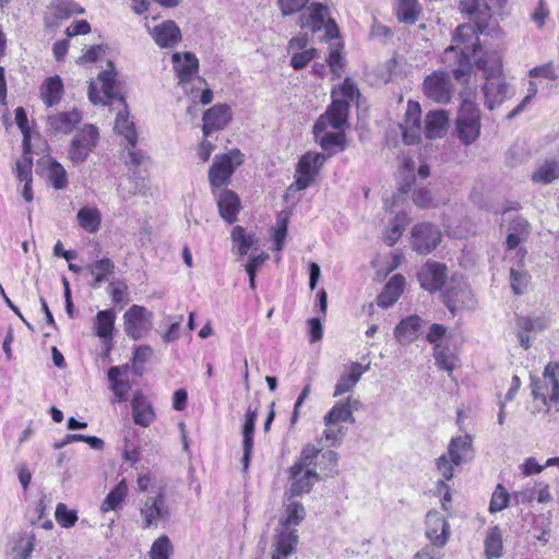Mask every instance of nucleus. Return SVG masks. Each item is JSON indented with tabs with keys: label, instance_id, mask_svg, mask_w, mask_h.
<instances>
[{
	"label": "nucleus",
	"instance_id": "dca6fc26",
	"mask_svg": "<svg viewBox=\"0 0 559 559\" xmlns=\"http://www.w3.org/2000/svg\"><path fill=\"white\" fill-rule=\"evenodd\" d=\"M231 108L226 104H215L203 114L202 131L205 138L223 130L231 120Z\"/></svg>",
	"mask_w": 559,
	"mask_h": 559
},
{
	"label": "nucleus",
	"instance_id": "4c0bfd02",
	"mask_svg": "<svg viewBox=\"0 0 559 559\" xmlns=\"http://www.w3.org/2000/svg\"><path fill=\"white\" fill-rule=\"evenodd\" d=\"M284 502V516L278 520L277 526L294 527L306 519V509L299 501L290 500Z\"/></svg>",
	"mask_w": 559,
	"mask_h": 559
},
{
	"label": "nucleus",
	"instance_id": "774afa93",
	"mask_svg": "<svg viewBox=\"0 0 559 559\" xmlns=\"http://www.w3.org/2000/svg\"><path fill=\"white\" fill-rule=\"evenodd\" d=\"M318 57V50L316 48H310L302 50L301 52H296L293 55L290 59V66L295 70L304 69L311 60Z\"/></svg>",
	"mask_w": 559,
	"mask_h": 559
},
{
	"label": "nucleus",
	"instance_id": "9b49d317",
	"mask_svg": "<svg viewBox=\"0 0 559 559\" xmlns=\"http://www.w3.org/2000/svg\"><path fill=\"white\" fill-rule=\"evenodd\" d=\"M299 543V535L294 527L276 526L272 540L271 559H285L293 555Z\"/></svg>",
	"mask_w": 559,
	"mask_h": 559
},
{
	"label": "nucleus",
	"instance_id": "ddd939ff",
	"mask_svg": "<svg viewBox=\"0 0 559 559\" xmlns=\"http://www.w3.org/2000/svg\"><path fill=\"white\" fill-rule=\"evenodd\" d=\"M141 515L143 518V528L157 526L160 520H167L170 516V511L166 506V499L163 491L154 497H147L141 508Z\"/></svg>",
	"mask_w": 559,
	"mask_h": 559
},
{
	"label": "nucleus",
	"instance_id": "49530a36",
	"mask_svg": "<svg viewBox=\"0 0 559 559\" xmlns=\"http://www.w3.org/2000/svg\"><path fill=\"white\" fill-rule=\"evenodd\" d=\"M128 495V486L124 479L120 480L112 490L106 496L102 502L100 509L103 512L117 510L124 501Z\"/></svg>",
	"mask_w": 559,
	"mask_h": 559
},
{
	"label": "nucleus",
	"instance_id": "9d476101",
	"mask_svg": "<svg viewBox=\"0 0 559 559\" xmlns=\"http://www.w3.org/2000/svg\"><path fill=\"white\" fill-rule=\"evenodd\" d=\"M441 241L440 229L430 223H420L412 229V248L421 254L430 253Z\"/></svg>",
	"mask_w": 559,
	"mask_h": 559
},
{
	"label": "nucleus",
	"instance_id": "0eeeda50",
	"mask_svg": "<svg viewBox=\"0 0 559 559\" xmlns=\"http://www.w3.org/2000/svg\"><path fill=\"white\" fill-rule=\"evenodd\" d=\"M559 364L549 362L543 372V379L533 380L532 394L534 399L542 400L543 404H547V397L554 404H559V379L557 377Z\"/></svg>",
	"mask_w": 559,
	"mask_h": 559
},
{
	"label": "nucleus",
	"instance_id": "6e6552de",
	"mask_svg": "<svg viewBox=\"0 0 559 559\" xmlns=\"http://www.w3.org/2000/svg\"><path fill=\"white\" fill-rule=\"evenodd\" d=\"M98 130L93 124H85L72 139L69 158L74 164L84 163L98 141Z\"/></svg>",
	"mask_w": 559,
	"mask_h": 559
},
{
	"label": "nucleus",
	"instance_id": "de8ad7c7",
	"mask_svg": "<svg viewBox=\"0 0 559 559\" xmlns=\"http://www.w3.org/2000/svg\"><path fill=\"white\" fill-rule=\"evenodd\" d=\"M395 12L400 22L414 24L418 20L420 9L417 0H396Z\"/></svg>",
	"mask_w": 559,
	"mask_h": 559
},
{
	"label": "nucleus",
	"instance_id": "a211bd4d",
	"mask_svg": "<svg viewBox=\"0 0 559 559\" xmlns=\"http://www.w3.org/2000/svg\"><path fill=\"white\" fill-rule=\"evenodd\" d=\"M348 110L349 106L347 100L334 98L326 111L316 121L317 129H322L323 126H330L335 130H342L347 123Z\"/></svg>",
	"mask_w": 559,
	"mask_h": 559
},
{
	"label": "nucleus",
	"instance_id": "603ef678",
	"mask_svg": "<svg viewBox=\"0 0 559 559\" xmlns=\"http://www.w3.org/2000/svg\"><path fill=\"white\" fill-rule=\"evenodd\" d=\"M343 45L341 43H336L331 45L329 56L326 58V63L330 67L331 72L336 76L341 78L343 73V68L345 64L344 57L342 55Z\"/></svg>",
	"mask_w": 559,
	"mask_h": 559
},
{
	"label": "nucleus",
	"instance_id": "6ab92c4d",
	"mask_svg": "<svg viewBox=\"0 0 559 559\" xmlns=\"http://www.w3.org/2000/svg\"><path fill=\"white\" fill-rule=\"evenodd\" d=\"M447 277V266L439 262H427L418 272L420 286L428 292L441 289Z\"/></svg>",
	"mask_w": 559,
	"mask_h": 559
},
{
	"label": "nucleus",
	"instance_id": "ea45409f",
	"mask_svg": "<svg viewBox=\"0 0 559 559\" xmlns=\"http://www.w3.org/2000/svg\"><path fill=\"white\" fill-rule=\"evenodd\" d=\"M559 179V157L546 159L532 175L536 183L548 185Z\"/></svg>",
	"mask_w": 559,
	"mask_h": 559
},
{
	"label": "nucleus",
	"instance_id": "58836bf2",
	"mask_svg": "<svg viewBox=\"0 0 559 559\" xmlns=\"http://www.w3.org/2000/svg\"><path fill=\"white\" fill-rule=\"evenodd\" d=\"M63 95V83L59 75L48 78L40 87L43 102L48 106L57 105Z\"/></svg>",
	"mask_w": 559,
	"mask_h": 559
},
{
	"label": "nucleus",
	"instance_id": "6e6d98bb",
	"mask_svg": "<svg viewBox=\"0 0 559 559\" xmlns=\"http://www.w3.org/2000/svg\"><path fill=\"white\" fill-rule=\"evenodd\" d=\"M318 464L321 471L325 473V476L334 477L338 474V454L333 450L323 452Z\"/></svg>",
	"mask_w": 559,
	"mask_h": 559
},
{
	"label": "nucleus",
	"instance_id": "09e8293b",
	"mask_svg": "<svg viewBox=\"0 0 559 559\" xmlns=\"http://www.w3.org/2000/svg\"><path fill=\"white\" fill-rule=\"evenodd\" d=\"M47 178L49 183L57 190H62L68 186V174L57 160L49 162Z\"/></svg>",
	"mask_w": 559,
	"mask_h": 559
},
{
	"label": "nucleus",
	"instance_id": "3c124183",
	"mask_svg": "<svg viewBox=\"0 0 559 559\" xmlns=\"http://www.w3.org/2000/svg\"><path fill=\"white\" fill-rule=\"evenodd\" d=\"M480 33L477 29L476 23L474 24H462L459 25L455 31V39L461 40L464 44L471 41L473 46V52L476 53L477 49H479V43L477 34Z\"/></svg>",
	"mask_w": 559,
	"mask_h": 559
},
{
	"label": "nucleus",
	"instance_id": "cd10ccee",
	"mask_svg": "<svg viewBox=\"0 0 559 559\" xmlns=\"http://www.w3.org/2000/svg\"><path fill=\"white\" fill-rule=\"evenodd\" d=\"M129 371V366H115L110 367L107 372L108 380L110 381V389L114 392L116 401L121 403L128 400V392L131 389L130 381L122 377Z\"/></svg>",
	"mask_w": 559,
	"mask_h": 559
},
{
	"label": "nucleus",
	"instance_id": "473e14b6",
	"mask_svg": "<svg viewBox=\"0 0 559 559\" xmlns=\"http://www.w3.org/2000/svg\"><path fill=\"white\" fill-rule=\"evenodd\" d=\"M115 320L116 313L112 309L100 310L95 317L94 331L104 344L111 342Z\"/></svg>",
	"mask_w": 559,
	"mask_h": 559
},
{
	"label": "nucleus",
	"instance_id": "393cba45",
	"mask_svg": "<svg viewBox=\"0 0 559 559\" xmlns=\"http://www.w3.org/2000/svg\"><path fill=\"white\" fill-rule=\"evenodd\" d=\"M258 417V408L248 407L245 416V423L242 425V448H243V456H242V467L246 472L249 467L252 449H253V435L255 429V420Z\"/></svg>",
	"mask_w": 559,
	"mask_h": 559
},
{
	"label": "nucleus",
	"instance_id": "e2e57ef3",
	"mask_svg": "<svg viewBox=\"0 0 559 559\" xmlns=\"http://www.w3.org/2000/svg\"><path fill=\"white\" fill-rule=\"evenodd\" d=\"M269 259V254L261 253L259 255L250 257L248 263L245 269L249 276V285L251 289H255V273L263 265V263Z\"/></svg>",
	"mask_w": 559,
	"mask_h": 559
},
{
	"label": "nucleus",
	"instance_id": "39448f33",
	"mask_svg": "<svg viewBox=\"0 0 559 559\" xmlns=\"http://www.w3.org/2000/svg\"><path fill=\"white\" fill-rule=\"evenodd\" d=\"M153 312L144 306L132 305L123 313V331L133 341L144 338L153 326Z\"/></svg>",
	"mask_w": 559,
	"mask_h": 559
},
{
	"label": "nucleus",
	"instance_id": "f3484780",
	"mask_svg": "<svg viewBox=\"0 0 559 559\" xmlns=\"http://www.w3.org/2000/svg\"><path fill=\"white\" fill-rule=\"evenodd\" d=\"M443 61L452 68L456 81L467 83L472 72V63L465 51L450 46L444 50Z\"/></svg>",
	"mask_w": 559,
	"mask_h": 559
},
{
	"label": "nucleus",
	"instance_id": "4be33fe9",
	"mask_svg": "<svg viewBox=\"0 0 559 559\" xmlns=\"http://www.w3.org/2000/svg\"><path fill=\"white\" fill-rule=\"evenodd\" d=\"M460 9L476 23L477 29L484 33L488 27L491 17L490 7L484 0H461Z\"/></svg>",
	"mask_w": 559,
	"mask_h": 559
},
{
	"label": "nucleus",
	"instance_id": "f03ea898",
	"mask_svg": "<svg viewBox=\"0 0 559 559\" xmlns=\"http://www.w3.org/2000/svg\"><path fill=\"white\" fill-rule=\"evenodd\" d=\"M243 162L239 150H231L227 154L215 155L209 169V182L212 192L216 194L222 187L227 186L235 169Z\"/></svg>",
	"mask_w": 559,
	"mask_h": 559
},
{
	"label": "nucleus",
	"instance_id": "2eb2a0df",
	"mask_svg": "<svg viewBox=\"0 0 559 559\" xmlns=\"http://www.w3.org/2000/svg\"><path fill=\"white\" fill-rule=\"evenodd\" d=\"M451 536L450 524L438 511H429L426 515V537L430 543L442 548Z\"/></svg>",
	"mask_w": 559,
	"mask_h": 559
},
{
	"label": "nucleus",
	"instance_id": "a878e982",
	"mask_svg": "<svg viewBox=\"0 0 559 559\" xmlns=\"http://www.w3.org/2000/svg\"><path fill=\"white\" fill-rule=\"evenodd\" d=\"M217 197V206L221 217L228 224L237 221L240 210V200L238 195L231 190H221L215 194Z\"/></svg>",
	"mask_w": 559,
	"mask_h": 559
},
{
	"label": "nucleus",
	"instance_id": "0e129e2a",
	"mask_svg": "<svg viewBox=\"0 0 559 559\" xmlns=\"http://www.w3.org/2000/svg\"><path fill=\"white\" fill-rule=\"evenodd\" d=\"M321 450L322 448H317L313 444L305 445L301 450L299 459L294 463V465H299L304 468L313 465Z\"/></svg>",
	"mask_w": 559,
	"mask_h": 559
},
{
	"label": "nucleus",
	"instance_id": "bb28decb",
	"mask_svg": "<svg viewBox=\"0 0 559 559\" xmlns=\"http://www.w3.org/2000/svg\"><path fill=\"white\" fill-rule=\"evenodd\" d=\"M473 440L469 435L452 438L448 445V455L460 466L473 459Z\"/></svg>",
	"mask_w": 559,
	"mask_h": 559
},
{
	"label": "nucleus",
	"instance_id": "aec40b11",
	"mask_svg": "<svg viewBox=\"0 0 559 559\" xmlns=\"http://www.w3.org/2000/svg\"><path fill=\"white\" fill-rule=\"evenodd\" d=\"M359 406L360 402L352 396L335 403L323 418L325 427L335 426L337 423H355L353 413L358 411Z\"/></svg>",
	"mask_w": 559,
	"mask_h": 559
},
{
	"label": "nucleus",
	"instance_id": "20e7f679",
	"mask_svg": "<svg viewBox=\"0 0 559 559\" xmlns=\"http://www.w3.org/2000/svg\"><path fill=\"white\" fill-rule=\"evenodd\" d=\"M459 139L465 145L475 142L480 134V111L478 106L469 100H463L456 118Z\"/></svg>",
	"mask_w": 559,
	"mask_h": 559
},
{
	"label": "nucleus",
	"instance_id": "c03bdc74",
	"mask_svg": "<svg viewBox=\"0 0 559 559\" xmlns=\"http://www.w3.org/2000/svg\"><path fill=\"white\" fill-rule=\"evenodd\" d=\"M49 11L55 20H66L84 12L83 8L72 0H55L51 2Z\"/></svg>",
	"mask_w": 559,
	"mask_h": 559
},
{
	"label": "nucleus",
	"instance_id": "8fccbe9b",
	"mask_svg": "<svg viewBox=\"0 0 559 559\" xmlns=\"http://www.w3.org/2000/svg\"><path fill=\"white\" fill-rule=\"evenodd\" d=\"M88 271L94 275V287H98L105 277L114 272L115 265L108 258H103L88 265Z\"/></svg>",
	"mask_w": 559,
	"mask_h": 559
},
{
	"label": "nucleus",
	"instance_id": "423d86ee",
	"mask_svg": "<svg viewBox=\"0 0 559 559\" xmlns=\"http://www.w3.org/2000/svg\"><path fill=\"white\" fill-rule=\"evenodd\" d=\"M325 162L326 156L322 153L307 152L304 154L297 164L296 180L290 186V189H307L314 181Z\"/></svg>",
	"mask_w": 559,
	"mask_h": 559
},
{
	"label": "nucleus",
	"instance_id": "a19ab883",
	"mask_svg": "<svg viewBox=\"0 0 559 559\" xmlns=\"http://www.w3.org/2000/svg\"><path fill=\"white\" fill-rule=\"evenodd\" d=\"M477 69L484 72V76L502 75V60L497 51H487L475 60Z\"/></svg>",
	"mask_w": 559,
	"mask_h": 559
},
{
	"label": "nucleus",
	"instance_id": "13d9d810",
	"mask_svg": "<svg viewBox=\"0 0 559 559\" xmlns=\"http://www.w3.org/2000/svg\"><path fill=\"white\" fill-rule=\"evenodd\" d=\"M359 96V91L356 84L348 78H346L342 85L337 88L332 90V97L338 99H345L348 102H353L355 98Z\"/></svg>",
	"mask_w": 559,
	"mask_h": 559
},
{
	"label": "nucleus",
	"instance_id": "c9c22d12",
	"mask_svg": "<svg viewBox=\"0 0 559 559\" xmlns=\"http://www.w3.org/2000/svg\"><path fill=\"white\" fill-rule=\"evenodd\" d=\"M326 126H323L322 129H317V122L313 126V135L316 142L320 144V146L324 151H330L333 147H338L340 151L345 150V134L341 130L338 132H328Z\"/></svg>",
	"mask_w": 559,
	"mask_h": 559
},
{
	"label": "nucleus",
	"instance_id": "4468645a",
	"mask_svg": "<svg viewBox=\"0 0 559 559\" xmlns=\"http://www.w3.org/2000/svg\"><path fill=\"white\" fill-rule=\"evenodd\" d=\"M289 479L290 485L285 495L293 498L309 492L320 478L316 471L293 464L289 468Z\"/></svg>",
	"mask_w": 559,
	"mask_h": 559
},
{
	"label": "nucleus",
	"instance_id": "c85d7f7f",
	"mask_svg": "<svg viewBox=\"0 0 559 559\" xmlns=\"http://www.w3.org/2000/svg\"><path fill=\"white\" fill-rule=\"evenodd\" d=\"M131 406L133 420L136 425L148 427L154 421L155 412L142 392L138 391L134 393Z\"/></svg>",
	"mask_w": 559,
	"mask_h": 559
},
{
	"label": "nucleus",
	"instance_id": "1a4fd4ad",
	"mask_svg": "<svg viewBox=\"0 0 559 559\" xmlns=\"http://www.w3.org/2000/svg\"><path fill=\"white\" fill-rule=\"evenodd\" d=\"M481 91L484 104L489 110L500 107L514 95L513 87L507 83L503 75L486 76Z\"/></svg>",
	"mask_w": 559,
	"mask_h": 559
},
{
	"label": "nucleus",
	"instance_id": "5701e85b",
	"mask_svg": "<svg viewBox=\"0 0 559 559\" xmlns=\"http://www.w3.org/2000/svg\"><path fill=\"white\" fill-rule=\"evenodd\" d=\"M179 83H188L199 70V60L193 52H175L171 57Z\"/></svg>",
	"mask_w": 559,
	"mask_h": 559
},
{
	"label": "nucleus",
	"instance_id": "864d4df0",
	"mask_svg": "<svg viewBox=\"0 0 559 559\" xmlns=\"http://www.w3.org/2000/svg\"><path fill=\"white\" fill-rule=\"evenodd\" d=\"M407 224V215L405 213H399L395 215L391 227L384 236V241L388 246H393L402 236L405 226Z\"/></svg>",
	"mask_w": 559,
	"mask_h": 559
},
{
	"label": "nucleus",
	"instance_id": "b1692460",
	"mask_svg": "<svg viewBox=\"0 0 559 559\" xmlns=\"http://www.w3.org/2000/svg\"><path fill=\"white\" fill-rule=\"evenodd\" d=\"M82 115L78 109L61 111L48 116L47 123L53 133L69 134L81 122Z\"/></svg>",
	"mask_w": 559,
	"mask_h": 559
},
{
	"label": "nucleus",
	"instance_id": "7ed1b4c3",
	"mask_svg": "<svg viewBox=\"0 0 559 559\" xmlns=\"http://www.w3.org/2000/svg\"><path fill=\"white\" fill-rule=\"evenodd\" d=\"M298 24L301 28H308L313 33L324 27L325 38L328 39L338 37L336 23L329 17L328 7L321 3L313 2L305 8L298 19Z\"/></svg>",
	"mask_w": 559,
	"mask_h": 559
},
{
	"label": "nucleus",
	"instance_id": "bf43d9fd",
	"mask_svg": "<svg viewBox=\"0 0 559 559\" xmlns=\"http://www.w3.org/2000/svg\"><path fill=\"white\" fill-rule=\"evenodd\" d=\"M509 500L510 496L508 491L502 485L498 484L490 499L489 512L497 513L502 511L508 507Z\"/></svg>",
	"mask_w": 559,
	"mask_h": 559
},
{
	"label": "nucleus",
	"instance_id": "2f4dec72",
	"mask_svg": "<svg viewBox=\"0 0 559 559\" xmlns=\"http://www.w3.org/2000/svg\"><path fill=\"white\" fill-rule=\"evenodd\" d=\"M443 299L447 308L454 313L468 304L471 300V290L465 283H460L456 287L451 286L447 288L443 293Z\"/></svg>",
	"mask_w": 559,
	"mask_h": 559
},
{
	"label": "nucleus",
	"instance_id": "338daca9",
	"mask_svg": "<svg viewBox=\"0 0 559 559\" xmlns=\"http://www.w3.org/2000/svg\"><path fill=\"white\" fill-rule=\"evenodd\" d=\"M454 466H456L452 459L448 454H442L436 460V468L438 473L442 476L440 480H451L454 476Z\"/></svg>",
	"mask_w": 559,
	"mask_h": 559
},
{
	"label": "nucleus",
	"instance_id": "f8f14e48",
	"mask_svg": "<svg viewBox=\"0 0 559 559\" xmlns=\"http://www.w3.org/2000/svg\"><path fill=\"white\" fill-rule=\"evenodd\" d=\"M425 95L437 102L448 103L452 95V83L450 76L445 72L436 71L427 76L423 84Z\"/></svg>",
	"mask_w": 559,
	"mask_h": 559
},
{
	"label": "nucleus",
	"instance_id": "5fc2aeb1",
	"mask_svg": "<svg viewBox=\"0 0 559 559\" xmlns=\"http://www.w3.org/2000/svg\"><path fill=\"white\" fill-rule=\"evenodd\" d=\"M173 550L174 548L168 536L162 535L154 540L150 550V559H169Z\"/></svg>",
	"mask_w": 559,
	"mask_h": 559
},
{
	"label": "nucleus",
	"instance_id": "a18cd8bd",
	"mask_svg": "<svg viewBox=\"0 0 559 559\" xmlns=\"http://www.w3.org/2000/svg\"><path fill=\"white\" fill-rule=\"evenodd\" d=\"M433 357L438 368L452 373L457 365V356L448 347L442 344H436L433 348Z\"/></svg>",
	"mask_w": 559,
	"mask_h": 559
},
{
	"label": "nucleus",
	"instance_id": "c756f323",
	"mask_svg": "<svg viewBox=\"0 0 559 559\" xmlns=\"http://www.w3.org/2000/svg\"><path fill=\"white\" fill-rule=\"evenodd\" d=\"M404 287V276L400 274H395L394 276H392L385 284L383 290L378 296V306L381 308H389L393 306L402 295Z\"/></svg>",
	"mask_w": 559,
	"mask_h": 559
},
{
	"label": "nucleus",
	"instance_id": "69168bd1",
	"mask_svg": "<svg viewBox=\"0 0 559 559\" xmlns=\"http://www.w3.org/2000/svg\"><path fill=\"white\" fill-rule=\"evenodd\" d=\"M345 433L346 429L344 427H326V429H324V431L322 432L320 442L324 441L326 447H337L341 444Z\"/></svg>",
	"mask_w": 559,
	"mask_h": 559
},
{
	"label": "nucleus",
	"instance_id": "680f3d73",
	"mask_svg": "<svg viewBox=\"0 0 559 559\" xmlns=\"http://www.w3.org/2000/svg\"><path fill=\"white\" fill-rule=\"evenodd\" d=\"M530 278L531 276L526 271L511 269L510 282L513 293L515 295H522L530 283Z\"/></svg>",
	"mask_w": 559,
	"mask_h": 559
},
{
	"label": "nucleus",
	"instance_id": "72a5a7b5",
	"mask_svg": "<svg viewBox=\"0 0 559 559\" xmlns=\"http://www.w3.org/2000/svg\"><path fill=\"white\" fill-rule=\"evenodd\" d=\"M369 366H361L359 362H352L348 373L340 377L333 396H341L349 391L358 383L364 372L368 370Z\"/></svg>",
	"mask_w": 559,
	"mask_h": 559
},
{
	"label": "nucleus",
	"instance_id": "e433bc0d",
	"mask_svg": "<svg viewBox=\"0 0 559 559\" xmlns=\"http://www.w3.org/2000/svg\"><path fill=\"white\" fill-rule=\"evenodd\" d=\"M233 251L243 257L250 249H258V239L254 234L246 233L241 226H235L231 231Z\"/></svg>",
	"mask_w": 559,
	"mask_h": 559
},
{
	"label": "nucleus",
	"instance_id": "052dcab7",
	"mask_svg": "<svg viewBox=\"0 0 559 559\" xmlns=\"http://www.w3.org/2000/svg\"><path fill=\"white\" fill-rule=\"evenodd\" d=\"M56 521L61 527L70 528L78 521L76 511L70 510L64 503L60 502L56 507Z\"/></svg>",
	"mask_w": 559,
	"mask_h": 559
},
{
	"label": "nucleus",
	"instance_id": "412c9836",
	"mask_svg": "<svg viewBox=\"0 0 559 559\" xmlns=\"http://www.w3.org/2000/svg\"><path fill=\"white\" fill-rule=\"evenodd\" d=\"M150 34L160 48H173L182 39L180 28L173 20H167L155 25Z\"/></svg>",
	"mask_w": 559,
	"mask_h": 559
},
{
	"label": "nucleus",
	"instance_id": "79ce46f5",
	"mask_svg": "<svg viewBox=\"0 0 559 559\" xmlns=\"http://www.w3.org/2000/svg\"><path fill=\"white\" fill-rule=\"evenodd\" d=\"M79 225L87 233H96L102 223V215L98 209L83 206L76 214Z\"/></svg>",
	"mask_w": 559,
	"mask_h": 559
},
{
	"label": "nucleus",
	"instance_id": "37998d69",
	"mask_svg": "<svg viewBox=\"0 0 559 559\" xmlns=\"http://www.w3.org/2000/svg\"><path fill=\"white\" fill-rule=\"evenodd\" d=\"M485 545V556L487 559L499 558L502 556V533L498 526H492L487 531Z\"/></svg>",
	"mask_w": 559,
	"mask_h": 559
},
{
	"label": "nucleus",
	"instance_id": "4d7b16f0",
	"mask_svg": "<svg viewBox=\"0 0 559 559\" xmlns=\"http://www.w3.org/2000/svg\"><path fill=\"white\" fill-rule=\"evenodd\" d=\"M32 167L33 158L28 147H25L23 157L15 164V174L20 181H33Z\"/></svg>",
	"mask_w": 559,
	"mask_h": 559
},
{
	"label": "nucleus",
	"instance_id": "f704fd0d",
	"mask_svg": "<svg viewBox=\"0 0 559 559\" xmlns=\"http://www.w3.org/2000/svg\"><path fill=\"white\" fill-rule=\"evenodd\" d=\"M449 117L445 110L430 111L425 120V134L428 139L441 138L448 127Z\"/></svg>",
	"mask_w": 559,
	"mask_h": 559
},
{
	"label": "nucleus",
	"instance_id": "7c9ffc66",
	"mask_svg": "<svg viewBox=\"0 0 559 559\" xmlns=\"http://www.w3.org/2000/svg\"><path fill=\"white\" fill-rule=\"evenodd\" d=\"M421 326V319L416 316H409L403 319L394 329V336L401 344H411L418 335Z\"/></svg>",
	"mask_w": 559,
	"mask_h": 559
},
{
	"label": "nucleus",
	"instance_id": "f257e3e1",
	"mask_svg": "<svg viewBox=\"0 0 559 559\" xmlns=\"http://www.w3.org/2000/svg\"><path fill=\"white\" fill-rule=\"evenodd\" d=\"M97 79L102 85L104 97L99 95L96 84L91 82L88 86V99L95 105H106L107 102L104 98L117 100L119 107L117 108L118 112L115 121V130L124 136L130 146L135 145L138 140L136 131L133 121L129 119L124 97L120 94V85L117 81V72L112 61H108L107 69L102 71Z\"/></svg>",
	"mask_w": 559,
	"mask_h": 559
}]
</instances>
